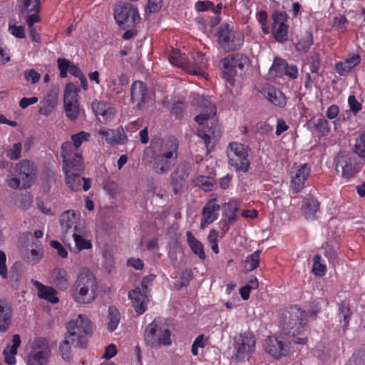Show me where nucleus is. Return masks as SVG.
I'll list each match as a JSON object with an SVG mask.
<instances>
[{
    "instance_id": "nucleus-19",
    "label": "nucleus",
    "mask_w": 365,
    "mask_h": 365,
    "mask_svg": "<svg viewBox=\"0 0 365 365\" xmlns=\"http://www.w3.org/2000/svg\"><path fill=\"white\" fill-rule=\"evenodd\" d=\"M190 167L187 165H178L170 175V185L175 195L180 194L187 187V178Z\"/></svg>"
},
{
    "instance_id": "nucleus-6",
    "label": "nucleus",
    "mask_w": 365,
    "mask_h": 365,
    "mask_svg": "<svg viewBox=\"0 0 365 365\" xmlns=\"http://www.w3.org/2000/svg\"><path fill=\"white\" fill-rule=\"evenodd\" d=\"M307 313L298 305H292L282 314V327L284 332L292 336L299 334L307 324Z\"/></svg>"
},
{
    "instance_id": "nucleus-48",
    "label": "nucleus",
    "mask_w": 365,
    "mask_h": 365,
    "mask_svg": "<svg viewBox=\"0 0 365 365\" xmlns=\"http://www.w3.org/2000/svg\"><path fill=\"white\" fill-rule=\"evenodd\" d=\"M313 43L312 33L309 31L306 33L304 36L301 38L297 43L296 47L298 51L307 53Z\"/></svg>"
},
{
    "instance_id": "nucleus-2",
    "label": "nucleus",
    "mask_w": 365,
    "mask_h": 365,
    "mask_svg": "<svg viewBox=\"0 0 365 365\" xmlns=\"http://www.w3.org/2000/svg\"><path fill=\"white\" fill-rule=\"evenodd\" d=\"M98 285L96 277L88 270L81 272L71 289V297L77 304L94 302L98 296Z\"/></svg>"
},
{
    "instance_id": "nucleus-9",
    "label": "nucleus",
    "mask_w": 365,
    "mask_h": 365,
    "mask_svg": "<svg viewBox=\"0 0 365 365\" xmlns=\"http://www.w3.org/2000/svg\"><path fill=\"white\" fill-rule=\"evenodd\" d=\"M61 158H62V170L64 173L84 171L82 155L78 151L74 150L71 142L66 141L62 143Z\"/></svg>"
},
{
    "instance_id": "nucleus-23",
    "label": "nucleus",
    "mask_w": 365,
    "mask_h": 365,
    "mask_svg": "<svg viewBox=\"0 0 365 365\" xmlns=\"http://www.w3.org/2000/svg\"><path fill=\"white\" fill-rule=\"evenodd\" d=\"M148 294L143 292L139 287L131 289L128 292V298L135 312L141 315L145 312L149 302Z\"/></svg>"
},
{
    "instance_id": "nucleus-30",
    "label": "nucleus",
    "mask_w": 365,
    "mask_h": 365,
    "mask_svg": "<svg viewBox=\"0 0 365 365\" xmlns=\"http://www.w3.org/2000/svg\"><path fill=\"white\" fill-rule=\"evenodd\" d=\"M12 309L10 303L6 299H0V332L6 331L11 322Z\"/></svg>"
},
{
    "instance_id": "nucleus-61",
    "label": "nucleus",
    "mask_w": 365,
    "mask_h": 365,
    "mask_svg": "<svg viewBox=\"0 0 365 365\" xmlns=\"http://www.w3.org/2000/svg\"><path fill=\"white\" fill-rule=\"evenodd\" d=\"M213 6V3L210 1H197L195 4V9L197 12H205L210 9Z\"/></svg>"
},
{
    "instance_id": "nucleus-27",
    "label": "nucleus",
    "mask_w": 365,
    "mask_h": 365,
    "mask_svg": "<svg viewBox=\"0 0 365 365\" xmlns=\"http://www.w3.org/2000/svg\"><path fill=\"white\" fill-rule=\"evenodd\" d=\"M336 316L342 327L344 333H345L349 329V322L352 317L349 302L346 300L338 302Z\"/></svg>"
},
{
    "instance_id": "nucleus-38",
    "label": "nucleus",
    "mask_w": 365,
    "mask_h": 365,
    "mask_svg": "<svg viewBox=\"0 0 365 365\" xmlns=\"http://www.w3.org/2000/svg\"><path fill=\"white\" fill-rule=\"evenodd\" d=\"M64 110L71 120H76L81 115H85L84 110L81 109L79 102L64 103Z\"/></svg>"
},
{
    "instance_id": "nucleus-20",
    "label": "nucleus",
    "mask_w": 365,
    "mask_h": 365,
    "mask_svg": "<svg viewBox=\"0 0 365 365\" xmlns=\"http://www.w3.org/2000/svg\"><path fill=\"white\" fill-rule=\"evenodd\" d=\"M289 344L281 336H270L265 342L266 351L276 359L285 356L289 353Z\"/></svg>"
},
{
    "instance_id": "nucleus-1",
    "label": "nucleus",
    "mask_w": 365,
    "mask_h": 365,
    "mask_svg": "<svg viewBox=\"0 0 365 365\" xmlns=\"http://www.w3.org/2000/svg\"><path fill=\"white\" fill-rule=\"evenodd\" d=\"M179 141L174 136L161 140L159 143L152 142L145 150L150 156V163L153 172L158 175L169 173L175 165L178 158Z\"/></svg>"
},
{
    "instance_id": "nucleus-31",
    "label": "nucleus",
    "mask_w": 365,
    "mask_h": 365,
    "mask_svg": "<svg viewBox=\"0 0 365 365\" xmlns=\"http://www.w3.org/2000/svg\"><path fill=\"white\" fill-rule=\"evenodd\" d=\"M240 207V202L234 198L230 199L228 202L222 204V215L228 224L232 225L237 221Z\"/></svg>"
},
{
    "instance_id": "nucleus-53",
    "label": "nucleus",
    "mask_w": 365,
    "mask_h": 365,
    "mask_svg": "<svg viewBox=\"0 0 365 365\" xmlns=\"http://www.w3.org/2000/svg\"><path fill=\"white\" fill-rule=\"evenodd\" d=\"M24 78L26 82L34 85L39 81L41 74L34 68L26 69L24 71Z\"/></svg>"
},
{
    "instance_id": "nucleus-52",
    "label": "nucleus",
    "mask_w": 365,
    "mask_h": 365,
    "mask_svg": "<svg viewBox=\"0 0 365 365\" xmlns=\"http://www.w3.org/2000/svg\"><path fill=\"white\" fill-rule=\"evenodd\" d=\"M22 144L18 142L6 150V156L11 160H16L20 158Z\"/></svg>"
},
{
    "instance_id": "nucleus-8",
    "label": "nucleus",
    "mask_w": 365,
    "mask_h": 365,
    "mask_svg": "<svg viewBox=\"0 0 365 365\" xmlns=\"http://www.w3.org/2000/svg\"><path fill=\"white\" fill-rule=\"evenodd\" d=\"M228 164L237 172L246 173L250 166L249 149L237 142H231L227 148Z\"/></svg>"
},
{
    "instance_id": "nucleus-50",
    "label": "nucleus",
    "mask_w": 365,
    "mask_h": 365,
    "mask_svg": "<svg viewBox=\"0 0 365 365\" xmlns=\"http://www.w3.org/2000/svg\"><path fill=\"white\" fill-rule=\"evenodd\" d=\"M234 31L230 29V26L227 24H222L218 30V41L222 44H225V42H228L231 38L232 34Z\"/></svg>"
},
{
    "instance_id": "nucleus-63",
    "label": "nucleus",
    "mask_w": 365,
    "mask_h": 365,
    "mask_svg": "<svg viewBox=\"0 0 365 365\" xmlns=\"http://www.w3.org/2000/svg\"><path fill=\"white\" fill-rule=\"evenodd\" d=\"M9 61H10L9 51L0 38V65H4Z\"/></svg>"
},
{
    "instance_id": "nucleus-64",
    "label": "nucleus",
    "mask_w": 365,
    "mask_h": 365,
    "mask_svg": "<svg viewBox=\"0 0 365 365\" xmlns=\"http://www.w3.org/2000/svg\"><path fill=\"white\" fill-rule=\"evenodd\" d=\"M51 246L57 251L58 255L62 258L68 257V252L65 247L57 240H51Z\"/></svg>"
},
{
    "instance_id": "nucleus-21",
    "label": "nucleus",
    "mask_w": 365,
    "mask_h": 365,
    "mask_svg": "<svg viewBox=\"0 0 365 365\" xmlns=\"http://www.w3.org/2000/svg\"><path fill=\"white\" fill-rule=\"evenodd\" d=\"M220 208L221 206L217 203L216 198H212L205 203L201 212V229H205L218 219Z\"/></svg>"
},
{
    "instance_id": "nucleus-40",
    "label": "nucleus",
    "mask_w": 365,
    "mask_h": 365,
    "mask_svg": "<svg viewBox=\"0 0 365 365\" xmlns=\"http://www.w3.org/2000/svg\"><path fill=\"white\" fill-rule=\"evenodd\" d=\"M312 261V274L318 277H324L327 272V267L322 257L319 254H317L314 255Z\"/></svg>"
},
{
    "instance_id": "nucleus-22",
    "label": "nucleus",
    "mask_w": 365,
    "mask_h": 365,
    "mask_svg": "<svg viewBox=\"0 0 365 365\" xmlns=\"http://www.w3.org/2000/svg\"><path fill=\"white\" fill-rule=\"evenodd\" d=\"M17 175L21 179L22 187H30L36 169L29 160L24 159L16 165Z\"/></svg>"
},
{
    "instance_id": "nucleus-54",
    "label": "nucleus",
    "mask_w": 365,
    "mask_h": 365,
    "mask_svg": "<svg viewBox=\"0 0 365 365\" xmlns=\"http://www.w3.org/2000/svg\"><path fill=\"white\" fill-rule=\"evenodd\" d=\"M206 346L204 334L198 335L194 340L191 347L192 354L195 356L198 355V349L204 348Z\"/></svg>"
},
{
    "instance_id": "nucleus-5",
    "label": "nucleus",
    "mask_w": 365,
    "mask_h": 365,
    "mask_svg": "<svg viewBox=\"0 0 365 365\" xmlns=\"http://www.w3.org/2000/svg\"><path fill=\"white\" fill-rule=\"evenodd\" d=\"M249 63L248 56L241 53H235L222 58L219 66L223 78L233 84L236 76H242L245 73Z\"/></svg>"
},
{
    "instance_id": "nucleus-56",
    "label": "nucleus",
    "mask_w": 365,
    "mask_h": 365,
    "mask_svg": "<svg viewBox=\"0 0 365 365\" xmlns=\"http://www.w3.org/2000/svg\"><path fill=\"white\" fill-rule=\"evenodd\" d=\"M41 0H24V9L26 12L30 13L39 11V5Z\"/></svg>"
},
{
    "instance_id": "nucleus-28",
    "label": "nucleus",
    "mask_w": 365,
    "mask_h": 365,
    "mask_svg": "<svg viewBox=\"0 0 365 365\" xmlns=\"http://www.w3.org/2000/svg\"><path fill=\"white\" fill-rule=\"evenodd\" d=\"M50 275L52 284L58 289L65 291L68 288L69 277L66 269L54 268L51 271Z\"/></svg>"
},
{
    "instance_id": "nucleus-11",
    "label": "nucleus",
    "mask_w": 365,
    "mask_h": 365,
    "mask_svg": "<svg viewBox=\"0 0 365 365\" xmlns=\"http://www.w3.org/2000/svg\"><path fill=\"white\" fill-rule=\"evenodd\" d=\"M192 61H179L174 56L169 57V61L172 64L181 67L188 73L203 76L207 67V61L205 54L201 51L196 52L192 54Z\"/></svg>"
},
{
    "instance_id": "nucleus-41",
    "label": "nucleus",
    "mask_w": 365,
    "mask_h": 365,
    "mask_svg": "<svg viewBox=\"0 0 365 365\" xmlns=\"http://www.w3.org/2000/svg\"><path fill=\"white\" fill-rule=\"evenodd\" d=\"M107 329L110 332L114 331L120 320V314L118 309L113 306L108 308Z\"/></svg>"
},
{
    "instance_id": "nucleus-47",
    "label": "nucleus",
    "mask_w": 365,
    "mask_h": 365,
    "mask_svg": "<svg viewBox=\"0 0 365 365\" xmlns=\"http://www.w3.org/2000/svg\"><path fill=\"white\" fill-rule=\"evenodd\" d=\"M91 134L86 131H81L77 133L73 134L71 137L72 140V145L75 151H78V148L81 147L83 142L89 140Z\"/></svg>"
},
{
    "instance_id": "nucleus-26",
    "label": "nucleus",
    "mask_w": 365,
    "mask_h": 365,
    "mask_svg": "<svg viewBox=\"0 0 365 365\" xmlns=\"http://www.w3.org/2000/svg\"><path fill=\"white\" fill-rule=\"evenodd\" d=\"M361 62L359 53H351L343 61L337 62L334 66L336 72L341 76H344L357 66Z\"/></svg>"
},
{
    "instance_id": "nucleus-42",
    "label": "nucleus",
    "mask_w": 365,
    "mask_h": 365,
    "mask_svg": "<svg viewBox=\"0 0 365 365\" xmlns=\"http://www.w3.org/2000/svg\"><path fill=\"white\" fill-rule=\"evenodd\" d=\"M79 91V88L73 83H67L64 90L63 104L79 102L78 98Z\"/></svg>"
},
{
    "instance_id": "nucleus-24",
    "label": "nucleus",
    "mask_w": 365,
    "mask_h": 365,
    "mask_svg": "<svg viewBox=\"0 0 365 365\" xmlns=\"http://www.w3.org/2000/svg\"><path fill=\"white\" fill-rule=\"evenodd\" d=\"M99 135L110 145H123L128 140V137L123 127H119L116 130H100Z\"/></svg>"
},
{
    "instance_id": "nucleus-36",
    "label": "nucleus",
    "mask_w": 365,
    "mask_h": 365,
    "mask_svg": "<svg viewBox=\"0 0 365 365\" xmlns=\"http://www.w3.org/2000/svg\"><path fill=\"white\" fill-rule=\"evenodd\" d=\"M83 172H71L64 173L66 183L68 188L72 191H78L81 189L82 178L81 174Z\"/></svg>"
},
{
    "instance_id": "nucleus-18",
    "label": "nucleus",
    "mask_w": 365,
    "mask_h": 365,
    "mask_svg": "<svg viewBox=\"0 0 365 365\" xmlns=\"http://www.w3.org/2000/svg\"><path fill=\"white\" fill-rule=\"evenodd\" d=\"M60 225L62 230V240L66 242L68 235H72L74 232H81L83 227H80V220L74 212L70 210L64 212L60 220Z\"/></svg>"
},
{
    "instance_id": "nucleus-58",
    "label": "nucleus",
    "mask_w": 365,
    "mask_h": 365,
    "mask_svg": "<svg viewBox=\"0 0 365 365\" xmlns=\"http://www.w3.org/2000/svg\"><path fill=\"white\" fill-rule=\"evenodd\" d=\"M197 184L205 191H211L213 188L214 184L212 179L206 176H200L197 179Z\"/></svg>"
},
{
    "instance_id": "nucleus-35",
    "label": "nucleus",
    "mask_w": 365,
    "mask_h": 365,
    "mask_svg": "<svg viewBox=\"0 0 365 365\" xmlns=\"http://www.w3.org/2000/svg\"><path fill=\"white\" fill-rule=\"evenodd\" d=\"M302 209L307 219H314L319 209V202L314 197H308L304 200Z\"/></svg>"
},
{
    "instance_id": "nucleus-4",
    "label": "nucleus",
    "mask_w": 365,
    "mask_h": 365,
    "mask_svg": "<svg viewBox=\"0 0 365 365\" xmlns=\"http://www.w3.org/2000/svg\"><path fill=\"white\" fill-rule=\"evenodd\" d=\"M65 334L71 339L74 347L86 349L88 346V338L92 335V322L87 316L79 314L76 319L70 321Z\"/></svg>"
},
{
    "instance_id": "nucleus-34",
    "label": "nucleus",
    "mask_w": 365,
    "mask_h": 365,
    "mask_svg": "<svg viewBox=\"0 0 365 365\" xmlns=\"http://www.w3.org/2000/svg\"><path fill=\"white\" fill-rule=\"evenodd\" d=\"M186 237L187 245L191 249L192 252L200 259H205L206 255L204 251V246L202 243L196 239L190 231H187Z\"/></svg>"
},
{
    "instance_id": "nucleus-46",
    "label": "nucleus",
    "mask_w": 365,
    "mask_h": 365,
    "mask_svg": "<svg viewBox=\"0 0 365 365\" xmlns=\"http://www.w3.org/2000/svg\"><path fill=\"white\" fill-rule=\"evenodd\" d=\"M243 42V36L241 34L233 31L231 38H230L228 42H225L224 46L230 50H238L242 47Z\"/></svg>"
},
{
    "instance_id": "nucleus-49",
    "label": "nucleus",
    "mask_w": 365,
    "mask_h": 365,
    "mask_svg": "<svg viewBox=\"0 0 365 365\" xmlns=\"http://www.w3.org/2000/svg\"><path fill=\"white\" fill-rule=\"evenodd\" d=\"M56 61L59 70V77L61 78H66L73 63L68 59L61 57L58 58Z\"/></svg>"
},
{
    "instance_id": "nucleus-13",
    "label": "nucleus",
    "mask_w": 365,
    "mask_h": 365,
    "mask_svg": "<svg viewBox=\"0 0 365 365\" xmlns=\"http://www.w3.org/2000/svg\"><path fill=\"white\" fill-rule=\"evenodd\" d=\"M272 34L276 41L284 43L289 40L288 15L284 11H274L271 16Z\"/></svg>"
},
{
    "instance_id": "nucleus-57",
    "label": "nucleus",
    "mask_w": 365,
    "mask_h": 365,
    "mask_svg": "<svg viewBox=\"0 0 365 365\" xmlns=\"http://www.w3.org/2000/svg\"><path fill=\"white\" fill-rule=\"evenodd\" d=\"M21 264L19 262H16L10 268L9 278L12 282H18L21 279V274L19 271Z\"/></svg>"
},
{
    "instance_id": "nucleus-39",
    "label": "nucleus",
    "mask_w": 365,
    "mask_h": 365,
    "mask_svg": "<svg viewBox=\"0 0 365 365\" xmlns=\"http://www.w3.org/2000/svg\"><path fill=\"white\" fill-rule=\"evenodd\" d=\"M71 346V339L68 336H64V339L59 344V352L62 359L67 362H71L73 360V352Z\"/></svg>"
},
{
    "instance_id": "nucleus-33",
    "label": "nucleus",
    "mask_w": 365,
    "mask_h": 365,
    "mask_svg": "<svg viewBox=\"0 0 365 365\" xmlns=\"http://www.w3.org/2000/svg\"><path fill=\"white\" fill-rule=\"evenodd\" d=\"M21 345V337L19 334H14L12 338V345L7 346V349L3 351L5 362L9 365H14L16 364L15 355L17 354L18 348Z\"/></svg>"
},
{
    "instance_id": "nucleus-45",
    "label": "nucleus",
    "mask_w": 365,
    "mask_h": 365,
    "mask_svg": "<svg viewBox=\"0 0 365 365\" xmlns=\"http://www.w3.org/2000/svg\"><path fill=\"white\" fill-rule=\"evenodd\" d=\"M353 150L355 155L365 158V130L356 138Z\"/></svg>"
},
{
    "instance_id": "nucleus-59",
    "label": "nucleus",
    "mask_w": 365,
    "mask_h": 365,
    "mask_svg": "<svg viewBox=\"0 0 365 365\" xmlns=\"http://www.w3.org/2000/svg\"><path fill=\"white\" fill-rule=\"evenodd\" d=\"M348 104L350 108V110L354 114H357L361 109L362 105L359 103L354 95H351L348 98Z\"/></svg>"
},
{
    "instance_id": "nucleus-32",
    "label": "nucleus",
    "mask_w": 365,
    "mask_h": 365,
    "mask_svg": "<svg viewBox=\"0 0 365 365\" xmlns=\"http://www.w3.org/2000/svg\"><path fill=\"white\" fill-rule=\"evenodd\" d=\"M34 285L38 290V297L40 299L46 300L51 304H56L59 302L57 291L53 287L46 286L38 281H35Z\"/></svg>"
},
{
    "instance_id": "nucleus-60",
    "label": "nucleus",
    "mask_w": 365,
    "mask_h": 365,
    "mask_svg": "<svg viewBox=\"0 0 365 365\" xmlns=\"http://www.w3.org/2000/svg\"><path fill=\"white\" fill-rule=\"evenodd\" d=\"M156 275L154 274H150L148 275L145 276L141 282V287L143 292L148 294V289L150 287L153 285V281L155 279Z\"/></svg>"
},
{
    "instance_id": "nucleus-51",
    "label": "nucleus",
    "mask_w": 365,
    "mask_h": 365,
    "mask_svg": "<svg viewBox=\"0 0 365 365\" xmlns=\"http://www.w3.org/2000/svg\"><path fill=\"white\" fill-rule=\"evenodd\" d=\"M314 129L319 136H326L330 132L329 122L325 118H318L314 123Z\"/></svg>"
},
{
    "instance_id": "nucleus-3",
    "label": "nucleus",
    "mask_w": 365,
    "mask_h": 365,
    "mask_svg": "<svg viewBox=\"0 0 365 365\" xmlns=\"http://www.w3.org/2000/svg\"><path fill=\"white\" fill-rule=\"evenodd\" d=\"M207 103V110L196 115L195 120L199 124L197 135L208 148L212 140L216 141L220 137L221 130L217 121L214 118L216 107L211 102Z\"/></svg>"
},
{
    "instance_id": "nucleus-43",
    "label": "nucleus",
    "mask_w": 365,
    "mask_h": 365,
    "mask_svg": "<svg viewBox=\"0 0 365 365\" xmlns=\"http://www.w3.org/2000/svg\"><path fill=\"white\" fill-rule=\"evenodd\" d=\"M260 254L261 250H257L246 257L244 261L246 272H251L259 267L260 263Z\"/></svg>"
},
{
    "instance_id": "nucleus-7",
    "label": "nucleus",
    "mask_w": 365,
    "mask_h": 365,
    "mask_svg": "<svg viewBox=\"0 0 365 365\" xmlns=\"http://www.w3.org/2000/svg\"><path fill=\"white\" fill-rule=\"evenodd\" d=\"M144 339L151 348L158 349L172 344L170 331L157 319L145 327Z\"/></svg>"
},
{
    "instance_id": "nucleus-16",
    "label": "nucleus",
    "mask_w": 365,
    "mask_h": 365,
    "mask_svg": "<svg viewBox=\"0 0 365 365\" xmlns=\"http://www.w3.org/2000/svg\"><path fill=\"white\" fill-rule=\"evenodd\" d=\"M114 17L118 24H125L128 27L134 26L140 19L137 9L129 3L116 7Z\"/></svg>"
},
{
    "instance_id": "nucleus-15",
    "label": "nucleus",
    "mask_w": 365,
    "mask_h": 365,
    "mask_svg": "<svg viewBox=\"0 0 365 365\" xmlns=\"http://www.w3.org/2000/svg\"><path fill=\"white\" fill-rule=\"evenodd\" d=\"M153 95V92L148 88L146 83L141 81H135L130 86L131 101L136 104L138 110L150 102Z\"/></svg>"
},
{
    "instance_id": "nucleus-14",
    "label": "nucleus",
    "mask_w": 365,
    "mask_h": 365,
    "mask_svg": "<svg viewBox=\"0 0 365 365\" xmlns=\"http://www.w3.org/2000/svg\"><path fill=\"white\" fill-rule=\"evenodd\" d=\"M49 341L45 337H37L34 339L29 355L30 363L34 361L39 365H47L51 356Z\"/></svg>"
},
{
    "instance_id": "nucleus-25",
    "label": "nucleus",
    "mask_w": 365,
    "mask_h": 365,
    "mask_svg": "<svg viewBox=\"0 0 365 365\" xmlns=\"http://www.w3.org/2000/svg\"><path fill=\"white\" fill-rule=\"evenodd\" d=\"M311 168L307 163L302 164L296 171L295 175L292 178L291 188L294 194L301 191L307 178L309 176Z\"/></svg>"
},
{
    "instance_id": "nucleus-12",
    "label": "nucleus",
    "mask_w": 365,
    "mask_h": 365,
    "mask_svg": "<svg viewBox=\"0 0 365 365\" xmlns=\"http://www.w3.org/2000/svg\"><path fill=\"white\" fill-rule=\"evenodd\" d=\"M255 336L250 331L241 333L235 339L234 347L235 350V357L237 361L249 359L255 349Z\"/></svg>"
},
{
    "instance_id": "nucleus-17",
    "label": "nucleus",
    "mask_w": 365,
    "mask_h": 365,
    "mask_svg": "<svg viewBox=\"0 0 365 365\" xmlns=\"http://www.w3.org/2000/svg\"><path fill=\"white\" fill-rule=\"evenodd\" d=\"M91 108L98 120L103 124L113 121L116 115L117 110L113 103L103 101H95Z\"/></svg>"
},
{
    "instance_id": "nucleus-29",
    "label": "nucleus",
    "mask_w": 365,
    "mask_h": 365,
    "mask_svg": "<svg viewBox=\"0 0 365 365\" xmlns=\"http://www.w3.org/2000/svg\"><path fill=\"white\" fill-rule=\"evenodd\" d=\"M263 93L265 98L276 106L282 108L287 104V98L284 94L271 85L264 86Z\"/></svg>"
},
{
    "instance_id": "nucleus-44",
    "label": "nucleus",
    "mask_w": 365,
    "mask_h": 365,
    "mask_svg": "<svg viewBox=\"0 0 365 365\" xmlns=\"http://www.w3.org/2000/svg\"><path fill=\"white\" fill-rule=\"evenodd\" d=\"M287 61L279 57H274L273 63L270 67L269 71L271 74L277 76L282 77L284 74Z\"/></svg>"
},
{
    "instance_id": "nucleus-55",
    "label": "nucleus",
    "mask_w": 365,
    "mask_h": 365,
    "mask_svg": "<svg viewBox=\"0 0 365 365\" xmlns=\"http://www.w3.org/2000/svg\"><path fill=\"white\" fill-rule=\"evenodd\" d=\"M320 68V56L313 53L309 58V69L312 73H318Z\"/></svg>"
},
{
    "instance_id": "nucleus-37",
    "label": "nucleus",
    "mask_w": 365,
    "mask_h": 365,
    "mask_svg": "<svg viewBox=\"0 0 365 365\" xmlns=\"http://www.w3.org/2000/svg\"><path fill=\"white\" fill-rule=\"evenodd\" d=\"M83 232V229H81V232H74L71 235L75 243V248L78 252L83 250H90L93 247L91 241L86 239L82 235Z\"/></svg>"
},
{
    "instance_id": "nucleus-10",
    "label": "nucleus",
    "mask_w": 365,
    "mask_h": 365,
    "mask_svg": "<svg viewBox=\"0 0 365 365\" xmlns=\"http://www.w3.org/2000/svg\"><path fill=\"white\" fill-rule=\"evenodd\" d=\"M336 173L346 179L354 177L360 170L356 155L351 152L342 151L334 158Z\"/></svg>"
},
{
    "instance_id": "nucleus-62",
    "label": "nucleus",
    "mask_w": 365,
    "mask_h": 365,
    "mask_svg": "<svg viewBox=\"0 0 365 365\" xmlns=\"http://www.w3.org/2000/svg\"><path fill=\"white\" fill-rule=\"evenodd\" d=\"M184 111V103L182 101L173 103L171 108V114L177 118H181Z\"/></svg>"
}]
</instances>
